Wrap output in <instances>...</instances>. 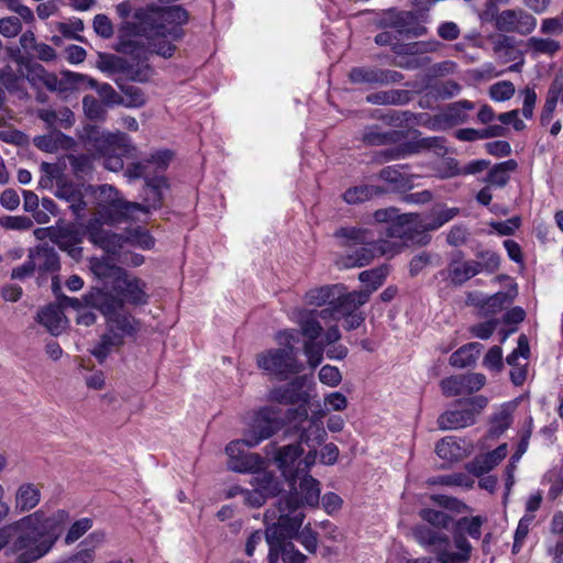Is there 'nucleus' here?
<instances>
[{
    "instance_id": "obj_47",
    "label": "nucleus",
    "mask_w": 563,
    "mask_h": 563,
    "mask_svg": "<svg viewBox=\"0 0 563 563\" xmlns=\"http://www.w3.org/2000/svg\"><path fill=\"white\" fill-rule=\"evenodd\" d=\"M419 516L422 520L439 529H448L450 523L453 522V518L446 512L431 508L421 509Z\"/></svg>"
},
{
    "instance_id": "obj_1",
    "label": "nucleus",
    "mask_w": 563,
    "mask_h": 563,
    "mask_svg": "<svg viewBox=\"0 0 563 563\" xmlns=\"http://www.w3.org/2000/svg\"><path fill=\"white\" fill-rule=\"evenodd\" d=\"M133 19L122 25L117 51L140 59L153 54L168 59L177 49L175 42L185 36L181 25L188 22L189 13L181 5L148 4L137 9Z\"/></svg>"
},
{
    "instance_id": "obj_58",
    "label": "nucleus",
    "mask_w": 563,
    "mask_h": 563,
    "mask_svg": "<svg viewBox=\"0 0 563 563\" xmlns=\"http://www.w3.org/2000/svg\"><path fill=\"white\" fill-rule=\"evenodd\" d=\"M434 483H439L446 486H461L471 488L473 487L475 481L466 473H453L437 477Z\"/></svg>"
},
{
    "instance_id": "obj_24",
    "label": "nucleus",
    "mask_w": 563,
    "mask_h": 563,
    "mask_svg": "<svg viewBox=\"0 0 563 563\" xmlns=\"http://www.w3.org/2000/svg\"><path fill=\"white\" fill-rule=\"evenodd\" d=\"M27 257L37 269L40 276L55 274L59 271V256L54 247L47 244L37 245L29 251Z\"/></svg>"
},
{
    "instance_id": "obj_44",
    "label": "nucleus",
    "mask_w": 563,
    "mask_h": 563,
    "mask_svg": "<svg viewBox=\"0 0 563 563\" xmlns=\"http://www.w3.org/2000/svg\"><path fill=\"white\" fill-rule=\"evenodd\" d=\"M493 52L499 57H504L507 60L512 59L515 53L516 40L514 36L508 34H497L490 36Z\"/></svg>"
},
{
    "instance_id": "obj_51",
    "label": "nucleus",
    "mask_w": 563,
    "mask_h": 563,
    "mask_svg": "<svg viewBox=\"0 0 563 563\" xmlns=\"http://www.w3.org/2000/svg\"><path fill=\"white\" fill-rule=\"evenodd\" d=\"M82 108L86 117L93 121H104L107 110L102 102L97 100L93 96H85L82 98Z\"/></svg>"
},
{
    "instance_id": "obj_39",
    "label": "nucleus",
    "mask_w": 563,
    "mask_h": 563,
    "mask_svg": "<svg viewBox=\"0 0 563 563\" xmlns=\"http://www.w3.org/2000/svg\"><path fill=\"white\" fill-rule=\"evenodd\" d=\"M334 236L342 240V246L354 247L358 244H366L374 235L367 229L346 227L338 229Z\"/></svg>"
},
{
    "instance_id": "obj_23",
    "label": "nucleus",
    "mask_w": 563,
    "mask_h": 563,
    "mask_svg": "<svg viewBox=\"0 0 563 563\" xmlns=\"http://www.w3.org/2000/svg\"><path fill=\"white\" fill-rule=\"evenodd\" d=\"M323 416L324 413L321 411L319 416L314 415L311 418L308 416L306 421L297 423V426L289 424L299 433L300 444L305 443L308 448H317L324 441L327 432L321 421Z\"/></svg>"
},
{
    "instance_id": "obj_2",
    "label": "nucleus",
    "mask_w": 563,
    "mask_h": 563,
    "mask_svg": "<svg viewBox=\"0 0 563 563\" xmlns=\"http://www.w3.org/2000/svg\"><path fill=\"white\" fill-rule=\"evenodd\" d=\"M68 519V512L58 510L52 517L35 511L8 525L10 529V550L16 563H33L45 556L62 533V525Z\"/></svg>"
},
{
    "instance_id": "obj_33",
    "label": "nucleus",
    "mask_w": 563,
    "mask_h": 563,
    "mask_svg": "<svg viewBox=\"0 0 563 563\" xmlns=\"http://www.w3.org/2000/svg\"><path fill=\"white\" fill-rule=\"evenodd\" d=\"M296 322L300 328V333L306 340L318 339L323 331L317 318V310H298L296 313Z\"/></svg>"
},
{
    "instance_id": "obj_45",
    "label": "nucleus",
    "mask_w": 563,
    "mask_h": 563,
    "mask_svg": "<svg viewBox=\"0 0 563 563\" xmlns=\"http://www.w3.org/2000/svg\"><path fill=\"white\" fill-rule=\"evenodd\" d=\"M527 46L536 55L545 54L553 56L561 49L560 42L549 37L542 38L532 36L528 38Z\"/></svg>"
},
{
    "instance_id": "obj_6",
    "label": "nucleus",
    "mask_w": 563,
    "mask_h": 563,
    "mask_svg": "<svg viewBox=\"0 0 563 563\" xmlns=\"http://www.w3.org/2000/svg\"><path fill=\"white\" fill-rule=\"evenodd\" d=\"M99 299H112L117 301L119 307L114 309L113 313H124L123 308L125 303L143 306L148 302L146 284L137 277L122 273L113 280L111 291L92 289L84 296L86 305L90 307H95V302Z\"/></svg>"
},
{
    "instance_id": "obj_5",
    "label": "nucleus",
    "mask_w": 563,
    "mask_h": 563,
    "mask_svg": "<svg viewBox=\"0 0 563 563\" xmlns=\"http://www.w3.org/2000/svg\"><path fill=\"white\" fill-rule=\"evenodd\" d=\"M320 500V483L310 475H305L299 483V488L278 499L265 512L267 528L265 533L277 525L288 527L294 519L300 518V527L305 518L301 507H316Z\"/></svg>"
},
{
    "instance_id": "obj_57",
    "label": "nucleus",
    "mask_w": 563,
    "mask_h": 563,
    "mask_svg": "<svg viewBox=\"0 0 563 563\" xmlns=\"http://www.w3.org/2000/svg\"><path fill=\"white\" fill-rule=\"evenodd\" d=\"M515 85L509 80L498 81L489 87V97L495 101H507L515 95Z\"/></svg>"
},
{
    "instance_id": "obj_9",
    "label": "nucleus",
    "mask_w": 563,
    "mask_h": 563,
    "mask_svg": "<svg viewBox=\"0 0 563 563\" xmlns=\"http://www.w3.org/2000/svg\"><path fill=\"white\" fill-rule=\"evenodd\" d=\"M300 527V518H296L288 527L277 525L266 532V541L269 547L268 563H306V555L285 538L294 536Z\"/></svg>"
},
{
    "instance_id": "obj_46",
    "label": "nucleus",
    "mask_w": 563,
    "mask_h": 563,
    "mask_svg": "<svg viewBox=\"0 0 563 563\" xmlns=\"http://www.w3.org/2000/svg\"><path fill=\"white\" fill-rule=\"evenodd\" d=\"M120 235L112 233L103 228L98 232H92L89 241L100 246L107 252H114L115 247L120 244Z\"/></svg>"
},
{
    "instance_id": "obj_32",
    "label": "nucleus",
    "mask_w": 563,
    "mask_h": 563,
    "mask_svg": "<svg viewBox=\"0 0 563 563\" xmlns=\"http://www.w3.org/2000/svg\"><path fill=\"white\" fill-rule=\"evenodd\" d=\"M518 168V163L515 159H508L495 164L487 173L483 181L489 187L504 188L509 179L510 174Z\"/></svg>"
},
{
    "instance_id": "obj_27",
    "label": "nucleus",
    "mask_w": 563,
    "mask_h": 563,
    "mask_svg": "<svg viewBox=\"0 0 563 563\" xmlns=\"http://www.w3.org/2000/svg\"><path fill=\"white\" fill-rule=\"evenodd\" d=\"M302 453L303 450L299 442L276 450L274 460L283 475L291 483L297 478L295 464H298V459Z\"/></svg>"
},
{
    "instance_id": "obj_40",
    "label": "nucleus",
    "mask_w": 563,
    "mask_h": 563,
    "mask_svg": "<svg viewBox=\"0 0 563 563\" xmlns=\"http://www.w3.org/2000/svg\"><path fill=\"white\" fill-rule=\"evenodd\" d=\"M475 104L468 100H460L449 104L442 112V120L449 125L465 123L468 119L467 111L473 110Z\"/></svg>"
},
{
    "instance_id": "obj_12",
    "label": "nucleus",
    "mask_w": 563,
    "mask_h": 563,
    "mask_svg": "<svg viewBox=\"0 0 563 563\" xmlns=\"http://www.w3.org/2000/svg\"><path fill=\"white\" fill-rule=\"evenodd\" d=\"M257 366L284 380L303 371V363L297 352L289 349H272L257 355Z\"/></svg>"
},
{
    "instance_id": "obj_55",
    "label": "nucleus",
    "mask_w": 563,
    "mask_h": 563,
    "mask_svg": "<svg viewBox=\"0 0 563 563\" xmlns=\"http://www.w3.org/2000/svg\"><path fill=\"white\" fill-rule=\"evenodd\" d=\"M386 277V272L384 268H375L371 271H364L360 273L358 279L367 285V289L363 291H371V295L378 289Z\"/></svg>"
},
{
    "instance_id": "obj_42",
    "label": "nucleus",
    "mask_w": 563,
    "mask_h": 563,
    "mask_svg": "<svg viewBox=\"0 0 563 563\" xmlns=\"http://www.w3.org/2000/svg\"><path fill=\"white\" fill-rule=\"evenodd\" d=\"M407 90L378 91L366 96V101L372 104H394L401 106L409 101Z\"/></svg>"
},
{
    "instance_id": "obj_41",
    "label": "nucleus",
    "mask_w": 563,
    "mask_h": 563,
    "mask_svg": "<svg viewBox=\"0 0 563 563\" xmlns=\"http://www.w3.org/2000/svg\"><path fill=\"white\" fill-rule=\"evenodd\" d=\"M341 284L325 285L310 289L306 294V302L310 306L321 307L324 305H333V300L338 291H341Z\"/></svg>"
},
{
    "instance_id": "obj_49",
    "label": "nucleus",
    "mask_w": 563,
    "mask_h": 563,
    "mask_svg": "<svg viewBox=\"0 0 563 563\" xmlns=\"http://www.w3.org/2000/svg\"><path fill=\"white\" fill-rule=\"evenodd\" d=\"M461 446L451 437L441 439L435 445L438 456L446 461L457 460L461 456Z\"/></svg>"
},
{
    "instance_id": "obj_16",
    "label": "nucleus",
    "mask_w": 563,
    "mask_h": 563,
    "mask_svg": "<svg viewBox=\"0 0 563 563\" xmlns=\"http://www.w3.org/2000/svg\"><path fill=\"white\" fill-rule=\"evenodd\" d=\"M496 30L501 33H517L529 35L537 27V19L528 11L517 9H506L494 16Z\"/></svg>"
},
{
    "instance_id": "obj_50",
    "label": "nucleus",
    "mask_w": 563,
    "mask_h": 563,
    "mask_svg": "<svg viewBox=\"0 0 563 563\" xmlns=\"http://www.w3.org/2000/svg\"><path fill=\"white\" fill-rule=\"evenodd\" d=\"M68 164L77 178H84L92 170V158L87 154L68 155Z\"/></svg>"
},
{
    "instance_id": "obj_34",
    "label": "nucleus",
    "mask_w": 563,
    "mask_h": 563,
    "mask_svg": "<svg viewBox=\"0 0 563 563\" xmlns=\"http://www.w3.org/2000/svg\"><path fill=\"white\" fill-rule=\"evenodd\" d=\"M404 139V133L398 130L383 132L378 126L374 125L365 130L362 141L369 146H380L388 144H397Z\"/></svg>"
},
{
    "instance_id": "obj_30",
    "label": "nucleus",
    "mask_w": 563,
    "mask_h": 563,
    "mask_svg": "<svg viewBox=\"0 0 563 563\" xmlns=\"http://www.w3.org/2000/svg\"><path fill=\"white\" fill-rule=\"evenodd\" d=\"M474 423L473 413L465 405L461 409L445 411L438 418V427L441 430H455Z\"/></svg>"
},
{
    "instance_id": "obj_4",
    "label": "nucleus",
    "mask_w": 563,
    "mask_h": 563,
    "mask_svg": "<svg viewBox=\"0 0 563 563\" xmlns=\"http://www.w3.org/2000/svg\"><path fill=\"white\" fill-rule=\"evenodd\" d=\"M101 300L96 301L92 308L103 314L106 331L90 351L100 364L110 354L119 351L124 345L126 338L135 336L141 329V322L131 313H113L114 309L119 307L117 301L112 299Z\"/></svg>"
},
{
    "instance_id": "obj_60",
    "label": "nucleus",
    "mask_w": 563,
    "mask_h": 563,
    "mask_svg": "<svg viewBox=\"0 0 563 563\" xmlns=\"http://www.w3.org/2000/svg\"><path fill=\"white\" fill-rule=\"evenodd\" d=\"M441 389L446 397L465 394L462 375H454L441 380Z\"/></svg>"
},
{
    "instance_id": "obj_28",
    "label": "nucleus",
    "mask_w": 563,
    "mask_h": 563,
    "mask_svg": "<svg viewBox=\"0 0 563 563\" xmlns=\"http://www.w3.org/2000/svg\"><path fill=\"white\" fill-rule=\"evenodd\" d=\"M341 291L335 295L333 305H335L336 313L341 319L342 316L357 312V309L366 303L371 297V291H346V287L341 284Z\"/></svg>"
},
{
    "instance_id": "obj_36",
    "label": "nucleus",
    "mask_w": 563,
    "mask_h": 563,
    "mask_svg": "<svg viewBox=\"0 0 563 563\" xmlns=\"http://www.w3.org/2000/svg\"><path fill=\"white\" fill-rule=\"evenodd\" d=\"M378 178L388 184L393 191H407L413 187L412 176L401 173L396 166L380 169Z\"/></svg>"
},
{
    "instance_id": "obj_3",
    "label": "nucleus",
    "mask_w": 563,
    "mask_h": 563,
    "mask_svg": "<svg viewBox=\"0 0 563 563\" xmlns=\"http://www.w3.org/2000/svg\"><path fill=\"white\" fill-rule=\"evenodd\" d=\"M483 522L481 516L460 518L452 527V542L444 532L427 526H417L413 529V537L419 544L435 555L439 563H465L471 559L473 550L465 534L479 539Z\"/></svg>"
},
{
    "instance_id": "obj_20",
    "label": "nucleus",
    "mask_w": 563,
    "mask_h": 563,
    "mask_svg": "<svg viewBox=\"0 0 563 563\" xmlns=\"http://www.w3.org/2000/svg\"><path fill=\"white\" fill-rule=\"evenodd\" d=\"M243 439L231 441L225 446V453L229 457L228 467L234 472L246 473L253 472L261 465L258 454L247 453Z\"/></svg>"
},
{
    "instance_id": "obj_22",
    "label": "nucleus",
    "mask_w": 563,
    "mask_h": 563,
    "mask_svg": "<svg viewBox=\"0 0 563 563\" xmlns=\"http://www.w3.org/2000/svg\"><path fill=\"white\" fill-rule=\"evenodd\" d=\"M375 43L379 46H390L393 52L398 55H412L417 53L433 52L437 49L438 43L418 42L412 44H401L396 34L390 31L378 33Z\"/></svg>"
},
{
    "instance_id": "obj_59",
    "label": "nucleus",
    "mask_w": 563,
    "mask_h": 563,
    "mask_svg": "<svg viewBox=\"0 0 563 563\" xmlns=\"http://www.w3.org/2000/svg\"><path fill=\"white\" fill-rule=\"evenodd\" d=\"M413 153V146L410 144H401L396 147L380 151L377 154V161L379 163L395 161L404 158L406 155Z\"/></svg>"
},
{
    "instance_id": "obj_61",
    "label": "nucleus",
    "mask_w": 563,
    "mask_h": 563,
    "mask_svg": "<svg viewBox=\"0 0 563 563\" xmlns=\"http://www.w3.org/2000/svg\"><path fill=\"white\" fill-rule=\"evenodd\" d=\"M92 527V520L89 518H81L75 521L69 528L66 537L65 543L71 544L76 542L79 538H81L90 528Z\"/></svg>"
},
{
    "instance_id": "obj_14",
    "label": "nucleus",
    "mask_w": 563,
    "mask_h": 563,
    "mask_svg": "<svg viewBox=\"0 0 563 563\" xmlns=\"http://www.w3.org/2000/svg\"><path fill=\"white\" fill-rule=\"evenodd\" d=\"M10 57L26 70L25 78L34 88L46 87L49 91L64 90L63 82L54 73L47 71L40 63H33L30 57L23 56L18 48H9Z\"/></svg>"
},
{
    "instance_id": "obj_38",
    "label": "nucleus",
    "mask_w": 563,
    "mask_h": 563,
    "mask_svg": "<svg viewBox=\"0 0 563 563\" xmlns=\"http://www.w3.org/2000/svg\"><path fill=\"white\" fill-rule=\"evenodd\" d=\"M483 347L479 342L467 343L451 354L450 364L457 368L471 366L476 363Z\"/></svg>"
},
{
    "instance_id": "obj_62",
    "label": "nucleus",
    "mask_w": 563,
    "mask_h": 563,
    "mask_svg": "<svg viewBox=\"0 0 563 563\" xmlns=\"http://www.w3.org/2000/svg\"><path fill=\"white\" fill-rule=\"evenodd\" d=\"M530 355V346L529 340L526 334H521L518 338L517 347L506 357V362L508 365L515 367L518 365V358L521 356L523 358H528Z\"/></svg>"
},
{
    "instance_id": "obj_18",
    "label": "nucleus",
    "mask_w": 563,
    "mask_h": 563,
    "mask_svg": "<svg viewBox=\"0 0 563 563\" xmlns=\"http://www.w3.org/2000/svg\"><path fill=\"white\" fill-rule=\"evenodd\" d=\"M84 236V229L77 228L75 224L56 228L49 234L51 241L76 261H79L82 256L80 244Z\"/></svg>"
},
{
    "instance_id": "obj_37",
    "label": "nucleus",
    "mask_w": 563,
    "mask_h": 563,
    "mask_svg": "<svg viewBox=\"0 0 563 563\" xmlns=\"http://www.w3.org/2000/svg\"><path fill=\"white\" fill-rule=\"evenodd\" d=\"M387 189L374 185H360L346 189L343 194V199L349 205L363 203L373 199L374 197L383 196Z\"/></svg>"
},
{
    "instance_id": "obj_63",
    "label": "nucleus",
    "mask_w": 563,
    "mask_h": 563,
    "mask_svg": "<svg viewBox=\"0 0 563 563\" xmlns=\"http://www.w3.org/2000/svg\"><path fill=\"white\" fill-rule=\"evenodd\" d=\"M511 415L507 410H501L492 419L489 433L492 437H499L503 434L511 424Z\"/></svg>"
},
{
    "instance_id": "obj_35",
    "label": "nucleus",
    "mask_w": 563,
    "mask_h": 563,
    "mask_svg": "<svg viewBox=\"0 0 563 563\" xmlns=\"http://www.w3.org/2000/svg\"><path fill=\"white\" fill-rule=\"evenodd\" d=\"M38 322L44 325L49 333L58 335L65 327V318L59 306L48 305L37 313Z\"/></svg>"
},
{
    "instance_id": "obj_53",
    "label": "nucleus",
    "mask_w": 563,
    "mask_h": 563,
    "mask_svg": "<svg viewBox=\"0 0 563 563\" xmlns=\"http://www.w3.org/2000/svg\"><path fill=\"white\" fill-rule=\"evenodd\" d=\"M303 353L308 358L311 368H316L323 360L324 343L317 342V339L306 340L303 342Z\"/></svg>"
},
{
    "instance_id": "obj_7",
    "label": "nucleus",
    "mask_w": 563,
    "mask_h": 563,
    "mask_svg": "<svg viewBox=\"0 0 563 563\" xmlns=\"http://www.w3.org/2000/svg\"><path fill=\"white\" fill-rule=\"evenodd\" d=\"M305 384L306 377L297 376L291 382L275 387L269 391L268 399L271 401L283 405H297L296 408H289L285 415H283L289 424L297 426V423L307 420V407L310 401V395L303 389Z\"/></svg>"
},
{
    "instance_id": "obj_43",
    "label": "nucleus",
    "mask_w": 563,
    "mask_h": 563,
    "mask_svg": "<svg viewBox=\"0 0 563 563\" xmlns=\"http://www.w3.org/2000/svg\"><path fill=\"white\" fill-rule=\"evenodd\" d=\"M251 484L256 488L265 498L275 496L280 492V484L276 477L271 473L260 472L251 481Z\"/></svg>"
},
{
    "instance_id": "obj_19",
    "label": "nucleus",
    "mask_w": 563,
    "mask_h": 563,
    "mask_svg": "<svg viewBox=\"0 0 563 563\" xmlns=\"http://www.w3.org/2000/svg\"><path fill=\"white\" fill-rule=\"evenodd\" d=\"M130 56L137 62L136 65L128 64L123 58L109 55L106 56L100 68L109 71H124L133 81H147L153 74L152 67L147 64L148 57L146 59H140L133 55Z\"/></svg>"
},
{
    "instance_id": "obj_11",
    "label": "nucleus",
    "mask_w": 563,
    "mask_h": 563,
    "mask_svg": "<svg viewBox=\"0 0 563 563\" xmlns=\"http://www.w3.org/2000/svg\"><path fill=\"white\" fill-rule=\"evenodd\" d=\"M418 218L417 213H402L386 227L385 235L397 240L387 241L395 244L399 252L410 244L426 245L430 242V236L421 231Z\"/></svg>"
},
{
    "instance_id": "obj_26",
    "label": "nucleus",
    "mask_w": 563,
    "mask_h": 563,
    "mask_svg": "<svg viewBox=\"0 0 563 563\" xmlns=\"http://www.w3.org/2000/svg\"><path fill=\"white\" fill-rule=\"evenodd\" d=\"M86 139L91 143L101 154L106 155L109 153L111 147L125 146L129 137L123 132L115 133H100L99 129L93 125H87L85 128Z\"/></svg>"
},
{
    "instance_id": "obj_31",
    "label": "nucleus",
    "mask_w": 563,
    "mask_h": 563,
    "mask_svg": "<svg viewBox=\"0 0 563 563\" xmlns=\"http://www.w3.org/2000/svg\"><path fill=\"white\" fill-rule=\"evenodd\" d=\"M41 500V490L38 485L24 483L15 492L14 508L18 512H26L35 508Z\"/></svg>"
},
{
    "instance_id": "obj_8",
    "label": "nucleus",
    "mask_w": 563,
    "mask_h": 563,
    "mask_svg": "<svg viewBox=\"0 0 563 563\" xmlns=\"http://www.w3.org/2000/svg\"><path fill=\"white\" fill-rule=\"evenodd\" d=\"M98 213L107 223L121 222L134 218L137 210L143 209L139 202L125 200L112 185H100L96 188Z\"/></svg>"
},
{
    "instance_id": "obj_15",
    "label": "nucleus",
    "mask_w": 563,
    "mask_h": 563,
    "mask_svg": "<svg viewBox=\"0 0 563 563\" xmlns=\"http://www.w3.org/2000/svg\"><path fill=\"white\" fill-rule=\"evenodd\" d=\"M355 247L354 252L341 261L345 268L368 265L377 255L394 256L399 253V249H396L395 244L389 243L386 239L375 240L374 236L366 244H358Z\"/></svg>"
},
{
    "instance_id": "obj_17",
    "label": "nucleus",
    "mask_w": 563,
    "mask_h": 563,
    "mask_svg": "<svg viewBox=\"0 0 563 563\" xmlns=\"http://www.w3.org/2000/svg\"><path fill=\"white\" fill-rule=\"evenodd\" d=\"M347 77L352 84L368 86H386L404 79L400 71L365 66L352 67Z\"/></svg>"
},
{
    "instance_id": "obj_54",
    "label": "nucleus",
    "mask_w": 563,
    "mask_h": 563,
    "mask_svg": "<svg viewBox=\"0 0 563 563\" xmlns=\"http://www.w3.org/2000/svg\"><path fill=\"white\" fill-rule=\"evenodd\" d=\"M300 527L297 529L296 533L289 538H285L286 542L292 543V539H297L307 551L314 553L318 545L317 533L313 532L309 526H306L301 531H299Z\"/></svg>"
},
{
    "instance_id": "obj_10",
    "label": "nucleus",
    "mask_w": 563,
    "mask_h": 563,
    "mask_svg": "<svg viewBox=\"0 0 563 563\" xmlns=\"http://www.w3.org/2000/svg\"><path fill=\"white\" fill-rule=\"evenodd\" d=\"M288 424L279 408L263 407L255 412L252 422L244 432L243 441L247 448H254Z\"/></svg>"
},
{
    "instance_id": "obj_56",
    "label": "nucleus",
    "mask_w": 563,
    "mask_h": 563,
    "mask_svg": "<svg viewBox=\"0 0 563 563\" xmlns=\"http://www.w3.org/2000/svg\"><path fill=\"white\" fill-rule=\"evenodd\" d=\"M457 212L459 210L456 208L441 210L430 222H420L421 231L426 233L427 231L438 230L443 224L451 221L457 214Z\"/></svg>"
},
{
    "instance_id": "obj_13",
    "label": "nucleus",
    "mask_w": 563,
    "mask_h": 563,
    "mask_svg": "<svg viewBox=\"0 0 563 563\" xmlns=\"http://www.w3.org/2000/svg\"><path fill=\"white\" fill-rule=\"evenodd\" d=\"M427 18L426 11H387L383 19L382 25L396 31L399 35L412 38L419 37L427 33V27L422 22Z\"/></svg>"
},
{
    "instance_id": "obj_21",
    "label": "nucleus",
    "mask_w": 563,
    "mask_h": 563,
    "mask_svg": "<svg viewBox=\"0 0 563 563\" xmlns=\"http://www.w3.org/2000/svg\"><path fill=\"white\" fill-rule=\"evenodd\" d=\"M463 258L462 251L453 253L446 267V277L455 287H461L478 274L477 261H464Z\"/></svg>"
},
{
    "instance_id": "obj_52",
    "label": "nucleus",
    "mask_w": 563,
    "mask_h": 563,
    "mask_svg": "<svg viewBox=\"0 0 563 563\" xmlns=\"http://www.w3.org/2000/svg\"><path fill=\"white\" fill-rule=\"evenodd\" d=\"M512 297L508 292L498 291L489 297H486L485 303L483 305V313L485 316L496 314L505 305L510 303Z\"/></svg>"
},
{
    "instance_id": "obj_64",
    "label": "nucleus",
    "mask_w": 563,
    "mask_h": 563,
    "mask_svg": "<svg viewBox=\"0 0 563 563\" xmlns=\"http://www.w3.org/2000/svg\"><path fill=\"white\" fill-rule=\"evenodd\" d=\"M478 256L482 258V262H477V265L479 266L478 274L481 272H487L492 274L499 269L500 257L497 253L492 251H484L479 253Z\"/></svg>"
},
{
    "instance_id": "obj_29",
    "label": "nucleus",
    "mask_w": 563,
    "mask_h": 563,
    "mask_svg": "<svg viewBox=\"0 0 563 563\" xmlns=\"http://www.w3.org/2000/svg\"><path fill=\"white\" fill-rule=\"evenodd\" d=\"M169 185L167 178L164 176H155L147 179L145 184L144 203H140L143 209L136 212L148 213L152 209L156 210L163 206L164 190L168 189Z\"/></svg>"
},
{
    "instance_id": "obj_48",
    "label": "nucleus",
    "mask_w": 563,
    "mask_h": 563,
    "mask_svg": "<svg viewBox=\"0 0 563 563\" xmlns=\"http://www.w3.org/2000/svg\"><path fill=\"white\" fill-rule=\"evenodd\" d=\"M56 30L66 38L84 42V37L78 33L84 31L85 25L81 19L73 18L67 22H57Z\"/></svg>"
},
{
    "instance_id": "obj_25",
    "label": "nucleus",
    "mask_w": 563,
    "mask_h": 563,
    "mask_svg": "<svg viewBox=\"0 0 563 563\" xmlns=\"http://www.w3.org/2000/svg\"><path fill=\"white\" fill-rule=\"evenodd\" d=\"M55 196L68 205L76 220H80L84 217L87 203L84 200L82 190L78 185L71 181L59 180Z\"/></svg>"
}]
</instances>
